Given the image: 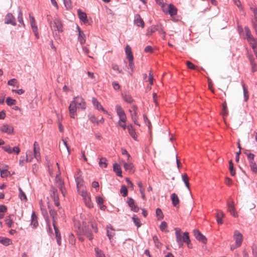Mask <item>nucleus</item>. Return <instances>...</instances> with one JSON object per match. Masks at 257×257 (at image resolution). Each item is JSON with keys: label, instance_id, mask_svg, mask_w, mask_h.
Listing matches in <instances>:
<instances>
[{"label": "nucleus", "instance_id": "4468645a", "mask_svg": "<svg viewBox=\"0 0 257 257\" xmlns=\"http://www.w3.org/2000/svg\"><path fill=\"white\" fill-rule=\"evenodd\" d=\"M0 131L3 133H5L8 134H11L13 132L14 128L13 126L9 124H3L0 127Z\"/></svg>", "mask_w": 257, "mask_h": 257}, {"label": "nucleus", "instance_id": "49530a36", "mask_svg": "<svg viewBox=\"0 0 257 257\" xmlns=\"http://www.w3.org/2000/svg\"><path fill=\"white\" fill-rule=\"evenodd\" d=\"M6 103L9 106H12L15 105L16 103V100L11 97H8L6 99Z\"/></svg>", "mask_w": 257, "mask_h": 257}, {"label": "nucleus", "instance_id": "4d7b16f0", "mask_svg": "<svg viewBox=\"0 0 257 257\" xmlns=\"http://www.w3.org/2000/svg\"><path fill=\"white\" fill-rule=\"evenodd\" d=\"M111 67L113 70L117 71L118 73H122V70L119 68L118 65L115 64H113L112 65Z\"/></svg>", "mask_w": 257, "mask_h": 257}, {"label": "nucleus", "instance_id": "bf43d9fd", "mask_svg": "<svg viewBox=\"0 0 257 257\" xmlns=\"http://www.w3.org/2000/svg\"><path fill=\"white\" fill-rule=\"evenodd\" d=\"M63 3L67 9H70L71 8V0H63Z\"/></svg>", "mask_w": 257, "mask_h": 257}, {"label": "nucleus", "instance_id": "aec40b11", "mask_svg": "<svg viewBox=\"0 0 257 257\" xmlns=\"http://www.w3.org/2000/svg\"><path fill=\"white\" fill-rule=\"evenodd\" d=\"M78 31V41L82 45L85 43V36L82 31L80 30L79 27H77Z\"/></svg>", "mask_w": 257, "mask_h": 257}, {"label": "nucleus", "instance_id": "2f4dec72", "mask_svg": "<svg viewBox=\"0 0 257 257\" xmlns=\"http://www.w3.org/2000/svg\"><path fill=\"white\" fill-rule=\"evenodd\" d=\"M224 217V213L221 211H219L216 214V220L219 224H222L223 221L222 218Z\"/></svg>", "mask_w": 257, "mask_h": 257}, {"label": "nucleus", "instance_id": "5fc2aeb1", "mask_svg": "<svg viewBox=\"0 0 257 257\" xmlns=\"http://www.w3.org/2000/svg\"><path fill=\"white\" fill-rule=\"evenodd\" d=\"M0 172L2 178H6L10 174V172L7 169L2 170Z\"/></svg>", "mask_w": 257, "mask_h": 257}, {"label": "nucleus", "instance_id": "58836bf2", "mask_svg": "<svg viewBox=\"0 0 257 257\" xmlns=\"http://www.w3.org/2000/svg\"><path fill=\"white\" fill-rule=\"evenodd\" d=\"M6 224L9 227H11L13 224V221L11 218V215L7 217L5 220Z\"/></svg>", "mask_w": 257, "mask_h": 257}, {"label": "nucleus", "instance_id": "8fccbe9b", "mask_svg": "<svg viewBox=\"0 0 257 257\" xmlns=\"http://www.w3.org/2000/svg\"><path fill=\"white\" fill-rule=\"evenodd\" d=\"M143 118H144V121L145 123L146 124V125H147L149 129L151 130V127H152L151 123L150 121L148 118V117L146 114H144Z\"/></svg>", "mask_w": 257, "mask_h": 257}, {"label": "nucleus", "instance_id": "20e7f679", "mask_svg": "<svg viewBox=\"0 0 257 257\" xmlns=\"http://www.w3.org/2000/svg\"><path fill=\"white\" fill-rule=\"evenodd\" d=\"M244 31L245 33V39H247L250 45L252 48L255 47V44L257 43V39H255L252 36L251 32L247 27L244 28Z\"/></svg>", "mask_w": 257, "mask_h": 257}, {"label": "nucleus", "instance_id": "864d4df0", "mask_svg": "<svg viewBox=\"0 0 257 257\" xmlns=\"http://www.w3.org/2000/svg\"><path fill=\"white\" fill-rule=\"evenodd\" d=\"M19 190L20 192L19 196L20 199L22 200H27V199L26 195H25V193L22 191V189L21 188H19Z\"/></svg>", "mask_w": 257, "mask_h": 257}, {"label": "nucleus", "instance_id": "2eb2a0df", "mask_svg": "<svg viewBox=\"0 0 257 257\" xmlns=\"http://www.w3.org/2000/svg\"><path fill=\"white\" fill-rule=\"evenodd\" d=\"M228 206V210L231 213V214L234 217H238V214L235 211V209L234 206V202L232 201L231 202L227 203Z\"/></svg>", "mask_w": 257, "mask_h": 257}, {"label": "nucleus", "instance_id": "0e129e2a", "mask_svg": "<svg viewBox=\"0 0 257 257\" xmlns=\"http://www.w3.org/2000/svg\"><path fill=\"white\" fill-rule=\"evenodd\" d=\"M31 152L30 151L27 152L26 153V162H31L33 159V157L30 155Z\"/></svg>", "mask_w": 257, "mask_h": 257}, {"label": "nucleus", "instance_id": "e433bc0d", "mask_svg": "<svg viewBox=\"0 0 257 257\" xmlns=\"http://www.w3.org/2000/svg\"><path fill=\"white\" fill-rule=\"evenodd\" d=\"M107 160L105 158H101L99 161V165L102 168H105L107 167Z\"/></svg>", "mask_w": 257, "mask_h": 257}, {"label": "nucleus", "instance_id": "69168bd1", "mask_svg": "<svg viewBox=\"0 0 257 257\" xmlns=\"http://www.w3.org/2000/svg\"><path fill=\"white\" fill-rule=\"evenodd\" d=\"M167 223L165 221H163L161 222V223L160 225V229L163 231H165V229L167 227Z\"/></svg>", "mask_w": 257, "mask_h": 257}, {"label": "nucleus", "instance_id": "72a5a7b5", "mask_svg": "<svg viewBox=\"0 0 257 257\" xmlns=\"http://www.w3.org/2000/svg\"><path fill=\"white\" fill-rule=\"evenodd\" d=\"M241 84L243 91L244 100L245 101H246L248 99V92L247 89L245 86L244 83L242 82Z\"/></svg>", "mask_w": 257, "mask_h": 257}, {"label": "nucleus", "instance_id": "a878e982", "mask_svg": "<svg viewBox=\"0 0 257 257\" xmlns=\"http://www.w3.org/2000/svg\"><path fill=\"white\" fill-rule=\"evenodd\" d=\"M125 52L127 59H134L132 49L128 45H126L125 48Z\"/></svg>", "mask_w": 257, "mask_h": 257}, {"label": "nucleus", "instance_id": "3c124183", "mask_svg": "<svg viewBox=\"0 0 257 257\" xmlns=\"http://www.w3.org/2000/svg\"><path fill=\"white\" fill-rule=\"evenodd\" d=\"M132 219L135 224V225L138 227H139L141 226V223L140 222V219L136 217V215H134V216L132 217Z\"/></svg>", "mask_w": 257, "mask_h": 257}, {"label": "nucleus", "instance_id": "7ed1b4c3", "mask_svg": "<svg viewBox=\"0 0 257 257\" xmlns=\"http://www.w3.org/2000/svg\"><path fill=\"white\" fill-rule=\"evenodd\" d=\"M77 232L79 235V239L81 241L83 240V238L82 236V235H86L89 240H91L93 238L92 234L89 230L88 227L86 225L79 227Z\"/></svg>", "mask_w": 257, "mask_h": 257}, {"label": "nucleus", "instance_id": "6e6552de", "mask_svg": "<svg viewBox=\"0 0 257 257\" xmlns=\"http://www.w3.org/2000/svg\"><path fill=\"white\" fill-rule=\"evenodd\" d=\"M233 239L235 241V245L236 247H239L241 245L242 240L243 236L242 234L238 230H236L234 231L233 234Z\"/></svg>", "mask_w": 257, "mask_h": 257}, {"label": "nucleus", "instance_id": "338daca9", "mask_svg": "<svg viewBox=\"0 0 257 257\" xmlns=\"http://www.w3.org/2000/svg\"><path fill=\"white\" fill-rule=\"evenodd\" d=\"M3 149H4V150L5 151L7 152V153H8L9 154L12 153V150L10 146L8 145V146H4V147H3Z\"/></svg>", "mask_w": 257, "mask_h": 257}, {"label": "nucleus", "instance_id": "423d86ee", "mask_svg": "<svg viewBox=\"0 0 257 257\" xmlns=\"http://www.w3.org/2000/svg\"><path fill=\"white\" fill-rule=\"evenodd\" d=\"M162 8L165 14H169L172 18L177 15V9L172 4H169L167 9L165 8V7Z\"/></svg>", "mask_w": 257, "mask_h": 257}, {"label": "nucleus", "instance_id": "39448f33", "mask_svg": "<svg viewBox=\"0 0 257 257\" xmlns=\"http://www.w3.org/2000/svg\"><path fill=\"white\" fill-rule=\"evenodd\" d=\"M51 28L53 32H58V33L63 31L62 24L59 19H55L50 23Z\"/></svg>", "mask_w": 257, "mask_h": 257}, {"label": "nucleus", "instance_id": "f3484780", "mask_svg": "<svg viewBox=\"0 0 257 257\" xmlns=\"http://www.w3.org/2000/svg\"><path fill=\"white\" fill-rule=\"evenodd\" d=\"M134 23L137 26H140L142 28H144L145 26L144 22L141 18V16L137 14L135 16Z\"/></svg>", "mask_w": 257, "mask_h": 257}, {"label": "nucleus", "instance_id": "052dcab7", "mask_svg": "<svg viewBox=\"0 0 257 257\" xmlns=\"http://www.w3.org/2000/svg\"><path fill=\"white\" fill-rule=\"evenodd\" d=\"M222 114L223 116L226 115L227 114V106L225 102L223 104V107L222 110Z\"/></svg>", "mask_w": 257, "mask_h": 257}, {"label": "nucleus", "instance_id": "412c9836", "mask_svg": "<svg viewBox=\"0 0 257 257\" xmlns=\"http://www.w3.org/2000/svg\"><path fill=\"white\" fill-rule=\"evenodd\" d=\"M75 178L77 184V189L82 187L83 185V180L81 177L79 173H78L77 175H75Z\"/></svg>", "mask_w": 257, "mask_h": 257}, {"label": "nucleus", "instance_id": "f257e3e1", "mask_svg": "<svg viewBox=\"0 0 257 257\" xmlns=\"http://www.w3.org/2000/svg\"><path fill=\"white\" fill-rule=\"evenodd\" d=\"M86 108V103L81 97L76 96L70 102L69 106V110L72 118H75L76 115L77 109L84 110Z\"/></svg>", "mask_w": 257, "mask_h": 257}, {"label": "nucleus", "instance_id": "f03ea898", "mask_svg": "<svg viewBox=\"0 0 257 257\" xmlns=\"http://www.w3.org/2000/svg\"><path fill=\"white\" fill-rule=\"evenodd\" d=\"M175 235L176 237V241L178 243L179 247H181L183 245V243H186L189 244L190 242L189 234L188 232H185L184 233L183 235L182 236L181 234V229L178 228L175 229Z\"/></svg>", "mask_w": 257, "mask_h": 257}, {"label": "nucleus", "instance_id": "603ef678", "mask_svg": "<svg viewBox=\"0 0 257 257\" xmlns=\"http://www.w3.org/2000/svg\"><path fill=\"white\" fill-rule=\"evenodd\" d=\"M249 166L250 167V169L252 171V172L254 173H256L257 172V166L255 162H251V163H249Z\"/></svg>", "mask_w": 257, "mask_h": 257}, {"label": "nucleus", "instance_id": "c756f323", "mask_svg": "<svg viewBox=\"0 0 257 257\" xmlns=\"http://www.w3.org/2000/svg\"><path fill=\"white\" fill-rule=\"evenodd\" d=\"M182 180L185 183L186 187L189 190L190 193H191L190 187H189V178L186 174H184L182 175Z\"/></svg>", "mask_w": 257, "mask_h": 257}, {"label": "nucleus", "instance_id": "b1692460", "mask_svg": "<svg viewBox=\"0 0 257 257\" xmlns=\"http://www.w3.org/2000/svg\"><path fill=\"white\" fill-rule=\"evenodd\" d=\"M77 13L79 18L81 21H82L84 23L88 22L87 15L85 13L82 12L80 10H78Z\"/></svg>", "mask_w": 257, "mask_h": 257}, {"label": "nucleus", "instance_id": "7c9ffc66", "mask_svg": "<svg viewBox=\"0 0 257 257\" xmlns=\"http://www.w3.org/2000/svg\"><path fill=\"white\" fill-rule=\"evenodd\" d=\"M171 199L173 206L175 207L177 206L179 202L177 195L175 193H173L171 196Z\"/></svg>", "mask_w": 257, "mask_h": 257}, {"label": "nucleus", "instance_id": "473e14b6", "mask_svg": "<svg viewBox=\"0 0 257 257\" xmlns=\"http://www.w3.org/2000/svg\"><path fill=\"white\" fill-rule=\"evenodd\" d=\"M0 242L5 245H8L12 243V240L8 238L0 236Z\"/></svg>", "mask_w": 257, "mask_h": 257}, {"label": "nucleus", "instance_id": "37998d69", "mask_svg": "<svg viewBox=\"0 0 257 257\" xmlns=\"http://www.w3.org/2000/svg\"><path fill=\"white\" fill-rule=\"evenodd\" d=\"M156 214L159 220L162 219L164 217V215L161 209L159 208H157L156 210Z\"/></svg>", "mask_w": 257, "mask_h": 257}, {"label": "nucleus", "instance_id": "774afa93", "mask_svg": "<svg viewBox=\"0 0 257 257\" xmlns=\"http://www.w3.org/2000/svg\"><path fill=\"white\" fill-rule=\"evenodd\" d=\"M251 9L254 13V22L256 24H257V8H251Z\"/></svg>", "mask_w": 257, "mask_h": 257}, {"label": "nucleus", "instance_id": "de8ad7c7", "mask_svg": "<svg viewBox=\"0 0 257 257\" xmlns=\"http://www.w3.org/2000/svg\"><path fill=\"white\" fill-rule=\"evenodd\" d=\"M95 252L97 257H105V254L103 252L99 249L98 247L95 248Z\"/></svg>", "mask_w": 257, "mask_h": 257}, {"label": "nucleus", "instance_id": "a19ab883", "mask_svg": "<svg viewBox=\"0 0 257 257\" xmlns=\"http://www.w3.org/2000/svg\"><path fill=\"white\" fill-rule=\"evenodd\" d=\"M18 22L20 24L25 26L24 21H23V13L21 10H19L18 11Z\"/></svg>", "mask_w": 257, "mask_h": 257}, {"label": "nucleus", "instance_id": "cd10ccee", "mask_svg": "<svg viewBox=\"0 0 257 257\" xmlns=\"http://www.w3.org/2000/svg\"><path fill=\"white\" fill-rule=\"evenodd\" d=\"M50 194L53 199L59 198L58 190L54 187L51 188Z\"/></svg>", "mask_w": 257, "mask_h": 257}, {"label": "nucleus", "instance_id": "79ce46f5", "mask_svg": "<svg viewBox=\"0 0 257 257\" xmlns=\"http://www.w3.org/2000/svg\"><path fill=\"white\" fill-rule=\"evenodd\" d=\"M56 183L59 189H61L64 186L63 181L59 178H56Z\"/></svg>", "mask_w": 257, "mask_h": 257}, {"label": "nucleus", "instance_id": "e2e57ef3", "mask_svg": "<svg viewBox=\"0 0 257 257\" xmlns=\"http://www.w3.org/2000/svg\"><path fill=\"white\" fill-rule=\"evenodd\" d=\"M153 241L155 243L156 246L159 248L161 246V243L159 242V239L157 236H154L153 237Z\"/></svg>", "mask_w": 257, "mask_h": 257}, {"label": "nucleus", "instance_id": "9d476101", "mask_svg": "<svg viewBox=\"0 0 257 257\" xmlns=\"http://www.w3.org/2000/svg\"><path fill=\"white\" fill-rule=\"evenodd\" d=\"M40 150V149L38 143L37 142H35L34 143V155L38 161L41 160Z\"/></svg>", "mask_w": 257, "mask_h": 257}, {"label": "nucleus", "instance_id": "a211bd4d", "mask_svg": "<svg viewBox=\"0 0 257 257\" xmlns=\"http://www.w3.org/2000/svg\"><path fill=\"white\" fill-rule=\"evenodd\" d=\"M248 58L251 66V72L254 73L257 71V67L255 61V59L252 55H248Z\"/></svg>", "mask_w": 257, "mask_h": 257}, {"label": "nucleus", "instance_id": "680f3d73", "mask_svg": "<svg viewBox=\"0 0 257 257\" xmlns=\"http://www.w3.org/2000/svg\"><path fill=\"white\" fill-rule=\"evenodd\" d=\"M155 31V27H152L151 28H149L147 29V31L146 33L147 36H150L152 35L153 33Z\"/></svg>", "mask_w": 257, "mask_h": 257}, {"label": "nucleus", "instance_id": "bb28decb", "mask_svg": "<svg viewBox=\"0 0 257 257\" xmlns=\"http://www.w3.org/2000/svg\"><path fill=\"white\" fill-rule=\"evenodd\" d=\"M128 69L130 70L128 71V73L131 75H133V73L135 69V64L134 62V59H128Z\"/></svg>", "mask_w": 257, "mask_h": 257}, {"label": "nucleus", "instance_id": "0eeeda50", "mask_svg": "<svg viewBox=\"0 0 257 257\" xmlns=\"http://www.w3.org/2000/svg\"><path fill=\"white\" fill-rule=\"evenodd\" d=\"M115 109L120 120L122 122L125 123L126 121V116L123 109L122 108L121 106L118 104L116 105Z\"/></svg>", "mask_w": 257, "mask_h": 257}, {"label": "nucleus", "instance_id": "a18cd8bd", "mask_svg": "<svg viewBox=\"0 0 257 257\" xmlns=\"http://www.w3.org/2000/svg\"><path fill=\"white\" fill-rule=\"evenodd\" d=\"M244 154L247 156V160L249 162V163H251V162H254V155L252 153H247L246 152H244Z\"/></svg>", "mask_w": 257, "mask_h": 257}, {"label": "nucleus", "instance_id": "ddd939ff", "mask_svg": "<svg viewBox=\"0 0 257 257\" xmlns=\"http://www.w3.org/2000/svg\"><path fill=\"white\" fill-rule=\"evenodd\" d=\"M31 225L33 228H36L38 226V217L34 211H33L31 217Z\"/></svg>", "mask_w": 257, "mask_h": 257}, {"label": "nucleus", "instance_id": "1a4fd4ad", "mask_svg": "<svg viewBox=\"0 0 257 257\" xmlns=\"http://www.w3.org/2000/svg\"><path fill=\"white\" fill-rule=\"evenodd\" d=\"M193 234L197 240L204 244L206 243L207 238L198 230L194 229L193 230Z\"/></svg>", "mask_w": 257, "mask_h": 257}, {"label": "nucleus", "instance_id": "6e6d98bb", "mask_svg": "<svg viewBox=\"0 0 257 257\" xmlns=\"http://www.w3.org/2000/svg\"><path fill=\"white\" fill-rule=\"evenodd\" d=\"M45 220H46V223H47V231L49 233H52L53 231H52V229L51 227L50 221L49 220V219L48 218V217H47V218L45 219Z\"/></svg>", "mask_w": 257, "mask_h": 257}, {"label": "nucleus", "instance_id": "c03bdc74", "mask_svg": "<svg viewBox=\"0 0 257 257\" xmlns=\"http://www.w3.org/2000/svg\"><path fill=\"white\" fill-rule=\"evenodd\" d=\"M18 83L17 80L15 78L11 79L8 82V84L9 85L16 86L17 87H18Z\"/></svg>", "mask_w": 257, "mask_h": 257}, {"label": "nucleus", "instance_id": "4c0bfd02", "mask_svg": "<svg viewBox=\"0 0 257 257\" xmlns=\"http://www.w3.org/2000/svg\"><path fill=\"white\" fill-rule=\"evenodd\" d=\"M86 205L88 208H91L93 207V203L91 200L90 196L83 199Z\"/></svg>", "mask_w": 257, "mask_h": 257}, {"label": "nucleus", "instance_id": "f8f14e48", "mask_svg": "<svg viewBox=\"0 0 257 257\" xmlns=\"http://www.w3.org/2000/svg\"><path fill=\"white\" fill-rule=\"evenodd\" d=\"M127 203L133 211L135 212H138L139 211V208L138 205L135 204V201L132 198H128Z\"/></svg>", "mask_w": 257, "mask_h": 257}, {"label": "nucleus", "instance_id": "393cba45", "mask_svg": "<svg viewBox=\"0 0 257 257\" xmlns=\"http://www.w3.org/2000/svg\"><path fill=\"white\" fill-rule=\"evenodd\" d=\"M114 234L115 233L112 227L110 225H107V236L110 240H111V238Z\"/></svg>", "mask_w": 257, "mask_h": 257}, {"label": "nucleus", "instance_id": "4be33fe9", "mask_svg": "<svg viewBox=\"0 0 257 257\" xmlns=\"http://www.w3.org/2000/svg\"><path fill=\"white\" fill-rule=\"evenodd\" d=\"M127 128L128 132L129 134L131 136V137L135 140H137V135L136 133L135 130L132 124L128 125L127 126Z\"/></svg>", "mask_w": 257, "mask_h": 257}, {"label": "nucleus", "instance_id": "ea45409f", "mask_svg": "<svg viewBox=\"0 0 257 257\" xmlns=\"http://www.w3.org/2000/svg\"><path fill=\"white\" fill-rule=\"evenodd\" d=\"M229 170L231 176H233L235 174V171L234 170L233 164L231 160L229 162Z\"/></svg>", "mask_w": 257, "mask_h": 257}, {"label": "nucleus", "instance_id": "dca6fc26", "mask_svg": "<svg viewBox=\"0 0 257 257\" xmlns=\"http://www.w3.org/2000/svg\"><path fill=\"white\" fill-rule=\"evenodd\" d=\"M92 102L94 106L98 110H101L104 113L107 114V111L104 109L96 98L93 97L92 99Z\"/></svg>", "mask_w": 257, "mask_h": 257}, {"label": "nucleus", "instance_id": "c9c22d12", "mask_svg": "<svg viewBox=\"0 0 257 257\" xmlns=\"http://www.w3.org/2000/svg\"><path fill=\"white\" fill-rule=\"evenodd\" d=\"M78 191L79 193L81 195V196L83 197V199H85L86 197H88L89 195H88L87 191L84 189V188H80L78 189Z\"/></svg>", "mask_w": 257, "mask_h": 257}, {"label": "nucleus", "instance_id": "c85d7f7f", "mask_svg": "<svg viewBox=\"0 0 257 257\" xmlns=\"http://www.w3.org/2000/svg\"><path fill=\"white\" fill-rule=\"evenodd\" d=\"M49 213L53 220V224H56L57 220V214L56 211L54 209H50Z\"/></svg>", "mask_w": 257, "mask_h": 257}, {"label": "nucleus", "instance_id": "6ab92c4d", "mask_svg": "<svg viewBox=\"0 0 257 257\" xmlns=\"http://www.w3.org/2000/svg\"><path fill=\"white\" fill-rule=\"evenodd\" d=\"M123 167L126 171L129 173H133L134 172V165L128 160L127 163H123Z\"/></svg>", "mask_w": 257, "mask_h": 257}, {"label": "nucleus", "instance_id": "9b49d317", "mask_svg": "<svg viewBox=\"0 0 257 257\" xmlns=\"http://www.w3.org/2000/svg\"><path fill=\"white\" fill-rule=\"evenodd\" d=\"M5 23L6 24H11L13 26L16 25L15 18L11 13H8L6 16L5 18Z\"/></svg>", "mask_w": 257, "mask_h": 257}, {"label": "nucleus", "instance_id": "13d9d810", "mask_svg": "<svg viewBox=\"0 0 257 257\" xmlns=\"http://www.w3.org/2000/svg\"><path fill=\"white\" fill-rule=\"evenodd\" d=\"M55 230L56 237H61L60 232L58 228L56 226V224H53Z\"/></svg>", "mask_w": 257, "mask_h": 257}, {"label": "nucleus", "instance_id": "f704fd0d", "mask_svg": "<svg viewBox=\"0 0 257 257\" xmlns=\"http://www.w3.org/2000/svg\"><path fill=\"white\" fill-rule=\"evenodd\" d=\"M123 99L124 101L128 103H131L133 101V99L132 96L128 93H125L122 95Z\"/></svg>", "mask_w": 257, "mask_h": 257}, {"label": "nucleus", "instance_id": "09e8293b", "mask_svg": "<svg viewBox=\"0 0 257 257\" xmlns=\"http://www.w3.org/2000/svg\"><path fill=\"white\" fill-rule=\"evenodd\" d=\"M120 193L123 197H125L127 195V190L125 186H122L120 189Z\"/></svg>", "mask_w": 257, "mask_h": 257}, {"label": "nucleus", "instance_id": "5701e85b", "mask_svg": "<svg viewBox=\"0 0 257 257\" xmlns=\"http://www.w3.org/2000/svg\"><path fill=\"white\" fill-rule=\"evenodd\" d=\"M113 171L119 177H122V171L120 165L117 163H114L113 166Z\"/></svg>", "mask_w": 257, "mask_h": 257}]
</instances>
